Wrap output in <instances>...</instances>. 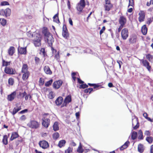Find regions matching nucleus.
I'll list each match as a JSON object with an SVG mask.
<instances>
[{
	"mask_svg": "<svg viewBox=\"0 0 153 153\" xmlns=\"http://www.w3.org/2000/svg\"><path fill=\"white\" fill-rule=\"evenodd\" d=\"M121 36L123 40H126L128 36V32L127 28L123 29L121 32Z\"/></svg>",
	"mask_w": 153,
	"mask_h": 153,
	"instance_id": "nucleus-8",
	"label": "nucleus"
},
{
	"mask_svg": "<svg viewBox=\"0 0 153 153\" xmlns=\"http://www.w3.org/2000/svg\"><path fill=\"white\" fill-rule=\"evenodd\" d=\"M42 32L44 35L45 39H46L47 41L49 46L51 47L52 46L53 43L54 42V39L52 35L47 29H44Z\"/></svg>",
	"mask_w": 153,
	"mask_h": 153,
	"instance_id": "nucleus-1",
	"label": "nucleus"
},
{
	"mask_svg": "<svg viewBox=\"0 0 153 153\" xmlns=\"http://www.w3.org/2000/svg\"><path fill=\"white\" fill-rule=\"evenodd\" d=\"M28 111L27 109H25L20 111L19 113L20 114H22L27 112Z\"/></svg>",
	"mask_w": 153,
	"mask_h": 153,
	"instance_id": "nucleus-62",
	"label": "nucleus"
},
{
	"mask_svg": "<svg viewBox=\"0 0 153 153\" xmlns=\"http://www.w3.org/2000/svg\"><path fill=\"white\" fill-rule=\"evenodd\" d=\"M85 6V0H80L79 2L77 4L76 9L80 12L82 11Z\"/></svg>",
	"mask_w": 153,
	"mask_h": 153,
	"instance_id": "nucleus-5",
	"label": "nucleus"
},
{
	"mask_svg": "<svg viewBox=\"0 0 153 153\" xmlns=\"http://www.w3.org/2000/svg\"><path fill=\"white\" fill-rule=\"evenodd\" d=\"M70 145L71 146H75L76 145V143L73 140H71Z\"/></svg>",
	"mask_w": 153,
	"mask_h": 153,
	"instance_id": "nucleus-56",
	"label": "nucleus"
},
{
	"mask_svg": "<svg viewBox=\"0 0 153 153\" xmlns=\"http://www.w3.org/2000/svg\"><path fill=\"white\" fill-rule=\"evenodd\" d=\"M88 87V85L86 84H83L81 85H80L79 88H82L83 89L87 88Z\"/></svg>",
	"mask_w": 153,
	"mask_h": 153,
	"instance_id": "nucleus-49",
	"label": "nucleus"
},
{
	"mask_svg": "<svg viewBox=\"0 0 153 153\" xmlns=\"http://www.w3.org/2000/svg\"><path fill=\"white\" fill-rule=\"evenodd\" d=\"M19 111L17 109V108L16 107H15L13 110V111L12 112V113L13 115H15Z\"/></svg>",
	"mask_w": 153,
	"mask_h": 153,
	"instance_id": "nucleus-50",
	"label": "nucleus"
},
{
	"mask_svg": "<svg viewBox=\"0 0 153 153\" xmlns=\"http://www.w3.org/2000/svg\"><path fill=\"white\" fill-rule=\"evenodd\" d=\"M134 0H129L128 6H131L133 7L134 5Z\"/></svg>",
	"mask_w": 153,
	"mask_h": 153,
	"instance_id": "nucleus-52",
	"label": "nucleus"
},
{
	"mask_svg": "<svg viewBox=\"0 0 153 153\" xmlns=\"http://www.w3.org/2000/svg\"><path fill=\"white\" fill-rule=\"evenodd\" d=\"M2 141L3 143L5 145H6L7 144V135H4L3 136Z\"/></svg>",
	"mask_w": 153,
	"mask_h": 153,
	"instance_id": "nucleus-33",
	"label": "nucleus"
},
{
	"mask_svg": "<svg viewBox=\"0 0 153 153\" xmlns=\"http://www.w3.org/2000/svg\"><path fill=\"white\" fill-rule=\"evenodd\" d=\"M53 18V19L54 22L57 23H59L60 22L58 18V13L55 14Z\"/></svg>",
	"mask_w": 153,
	"mask_h": 153,
	"instance_id": "nucleus-31",
	"label": "nucleus"
},
{
	"mask_svg": "<svg viewBox=\"0 0 153 153\" xmlns=\"http://www.w3.org/2000/svg\"><path fill=\"white\" fill-rule=\"evenodd\" d=\"M22 73H23L22 75V79L24 81L28 79L30 76V72L27 71Z\"/></svg>",
	"mask_w": 153,
	"mask_h": 153,
	"instance_id": "nucleus-18",
	"label": "nucleus"
},
{
	"mask_svg": "<svg viewBox=\"0 0 153 153\" xmlns=\"http://www.w3.org/2000/svg\"><path fill=\"white\" fill-rule=\"evenodd\" d=\"M43 116L42 124L44 127L47 128L48 127L50 123V120L48 118H47V116L48 117H49L50 115L48 113H45L43 114Z\"/></svg>",
	"mask_w": 153,
	"mask_h": 153,
	"instance_id": "nucleus-2",
	"label": "nucleus"
},
{
	"mask_svg": "<svg viewBox=\"0 0 153 153\" xmlns=\"http://www.w3.org/2000/svg\"><path fill=\"white\" fill-rule=\"evenodd\" d=\"M88 84L90 86H93L94 89L96 88H97L99 86L98 84H91L90 83H88Z\"/></svg>",
	"mask_w": 153,
	"mask_h": 153,
	"instance_id": "nucleus-47",
	"label": "nucleus"
},
{
	"mask_svg": "<svg viewBox=\"0 0 153 153\" xmlns=\"http://www.w3.org/2000/svg\"><path fill=\"white\" fill-rule=\"evenodd\" d=\"M35 38L33 39V42L36 47H39L41 45V36L39 34H34Z\"/></svg>",
	"mask_w": 153,
	"mask_h": 153,
	"instance_id": "nucleus-4",
	"label": "nucleus"
},
{
	"mask_svg": "<svg viewBox=\"0 0 153 153\" xmlns=\"http://www.w3.org/2000/svg\"><path fill=\"white\" fill-rule=\"evenodd\" d=\"M130 143V142L128 141H127L120 148V150H123L127 148L129 145Z\"/></svg>",
	"mask_w": 153,
	"mask_h": 153,
	"instance_id": "nucleus-22",
	"label": "nucleus"
},
{
	"mask_svg": "<svg viewBox=\"0 0 153 153\" xmlns=\"http://www.w3.org/2000/svg\"><path fill=\"white\" fill-rule=\"evenodd\" d=\"M89 90H91V91H93V89L92 88H90L85 89L84 91V92L85 93H88L89 92Z\"/></svg>",
	"mask_w": 153,
	"mask_h": 153,
	"instance_id": "nucleus-58",
	"label": "nucleus"
},
{
	"mask_svg": "<svg viewBox=\"0 0 153 153\" xmlns=\"http://www.w3.org/2000/svg\"><path fill=\"white\" fill-rule=\"evenodd\" d=\"M26 119V117L25 115H22L19 118L20 120L22 121H25Z\"/></svg>",
	"mask_w": 153,
	"mask_h": 153,
	"instance_id": "nucleus-54",
	"label": "nucleus"
},
{
	"mask_svg": "<svg viewBox=\"0 0 153 153\" xmlns=\"http://www.w3.org/2000/svg\"><path fill=\"white\" fill-rule=\"evenodd\" d=\"M146 140L149 143L151 144L153 142V138L150 136L146 138Z\"/></svg>",
	"mask_w": 153,
	"mask_h": 153,
	"instance_id": "nucleus-38",
	"label": "nucleus"
},
{
	"mask_svg": "<svg viewBox=\"0 0 153 153\" xmlns=\"http://www.w3.org/2000/svg\"><path fill=\"white\" fill-rule=\"evenodd\" d=\"M16 91H14L10 94L8 95L7 97V100L9 101H12L16 97Z\"/></svg>",
	"mask_w": 153,
	"mask_h": 153,
	"instance_id": "nucleus-15",
	"label": "nucleus"
},
{
	"mask_svg": "<svg viewBox=\"0 0 153 153\" xmlns=\"http://www.w3.org/2000/svg\"><path fill=\"white\" fill-rule=\"evenodd\" d=\"M144 134L146 135L149 136L151 135V133L149 131H146Z\"/></svg>",
	"mask_w": 153,
	"mask_h": 153,
	"instance_id": "nucleus-60",
	"label": "nucleus"
},
{
	"mask_svg": "<svg viewBox=\"0 0 153 153\" xmlns=\"http://www.w3.org/2000/svg\"><path fill=\"white\" fill-rule=\"evenodd\" d=\"M14 79L12 78H10L8 79V83L9 85H12L14 83Z\"/></svg>",
	"mask_w": 153,
	"mask_h": 153,
	"instance_id": "nucleus-42",
	"label": "nucleus"
},
{
	"mask_svg": "<svg viewBox=\"0 0 153 153\" xmlns=\"http://www.w3.org/2000/svg\"><path fill=\"white\" fill-rule=\"evenodd\" d=\"M138 139L141 140H143V132L141 130H140L138 131Z\"/></svg>",
	"mask_w": 153,
	"mask_h": 153,
	"instance_id": "nucleus-32",
	"label": "nucleus"
},
{
	"mask_svg": "<svg viewBox=\"0 0 153 153\" xmlns=\"http://www.w3.org/2000/svg\"><path fill=\"white\" fill-rule=\"evenodd\" d=\"M73 148L69 147L65 151V153H70L72 151Z\"/></svg>",
	"mask_w": 153,
	"mask_h": 153,
	"instance_id": "nucleus-48",
	"label": "nucleus"
},
{
	"mask_svg": "<svg viewBox=\"0 0 153 153\" xmlns=\"http://www.w3.org/2000/svg\"><path fill=\"white\" fill-rule=\"evenodd\" d=\"M19 135L16 132H13L12 133L11 136L10 138V140L12 141L17 137H18Z\"/></svg>",
	"mask_w": 153,
	"mask_h": 153,
	"instance_id": "nucleus-23",
	"label": "nucleus"
},
{
	"mask_svg": "<svg viewBox=\"0 0 153 153\" xmlns=\"http://www.w3.org/2000/svg\"><path fill=\"white\" fill-rule=\"evenodd\" d=\"M44 70L46 74L49 75H51L52 74V72L48 66H45Z\"/></svg>",
	"mask_w": 153,
	"mask_h": 153,
	"instance_id": "nucleus-17",
	"label": "nucleus"
},
{
	"mask_svg": "<svg viewBox=\"0 0 153 153\" xmlns=\"http://www.w3.org/2000/svg\"><path fill=\"white\" fill-rule=\"evenodd\" d=\"M53 81V80L52 79H51L50 80L47 81L45 84V86L47 87L49 86L52 83Z\"/></svg>",
	"mask_w": 153,
	"mask_h": 153,
	"instance_id": "nucleus-44",
	"label": "nucleus"
},
{
	"mask_svg": "<svg viewBox=\"0 0 153 153\" xmlns=\"http://www.w3.org/2000/svg\"><path fill=\"white\" fill-rule=\"evenodd\" d=\"M105 4H111L110 0H105Z\"/></svg>",
	"mask_w": 153,
	"mask_h": 153,
	"instance_id": "nucleus-63",
	"label": "nucleus"
},
{
	"mask_svg": "<svg viewBox=\"0 0 153 153\" xmlns=\"http://www.w3.org/2000/svg\"><path fill=\"white\" fill-rule=\"evenodd\" d=\"M11 14L10 9L7 8L5 10L1 9L0 10V15L4 16L6 17H9Z\"/></svg>",
	"mask_w": 153,
	"mask_h": 153,
	"instance_id": "nucleus-6",
	"label": "nucleus"
},
{
	"mask_svg": "<svg viewBox=\"0 0 153 153\" xmlns=\"http://www.w3.org/2000/svg\"><path fill=\"white\" fill-rule=\"evenodd\" d=\"M62 36L64 38L67 39L69 37V34L66 26L65 25H64L62 27Z\"/></svg>",
	"mask_w": 153,
	"mask_h": 153,
	"instance_id": "nucleus-7",
	"label": "nucleus"
},
{
	"mask_svg": "<svg viewBox=\"0 0 153 153\" xmlns=\"http://www.w3.org/2000/svg\"><path fill=\"white\" fill-rule=\"evenodd\" d=\"M28 127L32 129H37L39 126V123L34 120H31L27 123Z\"/></svg>",
	"mask_w": 153,
	"mask_h": 153,
	"instance_id": "nucleus-3",
	"label": "nucleus"
},
{
	"mask_svg": "<svg viewBox=\"0 0 153 153\" xmlns=\"http://www.w3.org/2000/svg\"><path fill=\"white\" fill-rule=\"evenodd\" d=\"M10 62L6 61L4 60L3 59L2 60V66L7 67L8 65H10Z\"/></svg>",
	"mask_w": 153,
	"mask_h": 153,
	"instance_id": "nucleus-37",
	"label": "nucleus"
},
{
	"mask_svg": "<svg viewBox=\"0 0 153 153\" xmlns=\"http://www.w3.org/2000/svg\"><path fill=\"white\" fill-rule=\"evenodd\" d=\"M0 23L3 26H4L6 24V20L4 19H0Z\"/></svg>",
	"mask_w": 153,
	"mask_h": 153,
	"instance_id": "nucleus-39",
	"label": "nucleus"
},
{
	"mask_svg": "<svg viewBox=\"0 0 153 153\" xmlns=\"http://www.w3.org/2000/svg\"><path fill=\"white\" fill-rule=\"evenodd\" d=\"M53 130L56 131L58 130L59 129V127L58 126V123L57 122H56L54 123L53 126Z\"/></svg>",
	"mask_w": 153,
	"mask_h": 153,
	"instance_id": "nucleus-35",
	"label": "nucleus"
},
{
	"mask_svg": "<svg viewBox=\"0 0 153 153\" xmlns=\"http://www.w3.org/2000/svg\"><path fill=\"white\" fill-rule=\"evenodd\" d=\"M143 146L141 144H139L138 146V150L140 153H142L144 151Z\"/></svg>",
	"mask_w": 153,
	"mask_h": 153,
	"instance_id": "nucleus-25",
	"label": "nucleus"
},
{
	"mask_svg": "<svg viewBox=\"0 0 153 153\" xmlns=\"http://www.w3.org/2000/svg\"><path fill=\"white\" fill-rule=\"evenodd\" d=\"M136 36H134L131 37L129 39V42L130 43H134L136 42Z\"/></svg>",
	"mask_w": 153,
	"mask_h": 153,
	"instance_id": "nucleus-36",
	"label": "nucleus"
},
{
	"mask_svg": "<svg viewBox=\"0 0 153 153\" xmlns=\"http://www.w3.org/2000/svg\"><path fill=\"white\" fill-rule=\"evenodd\" d=\"M147 57L149 61H151V59L152 58V56L150 54H148Z\"/></svg>",
	"mask_w": 153,
	"mask_h": 153,
	"instance_id": "nucleus-61",
	"label": "nucleus"
},
{
	"mask_svg": "<svg viewBox=\"0 0 153 153\" xmlns=\"http://www.w3.org/2000/svg\"><path fill=\"white\" fill-rule=\"evenodd\" d=\"M62 83L63 82L61 80L55 81L53 84V87L55 89H58L62 85Z\"/></svg>",
	"mask_w": 153,
	"mask_h": 153,
	"instance_id": "nucleus-11",
	"label": "nucleus"
},
{
	"mask_svg": "<svg viewBox=\"0 0 153 153\" xmlns=\"http://www.w3.org/2000/svg\"><path fill=\"white\" fill-rule=\"evenodd\" d=\"M71 96L69 95L66 97L64 101L66 103H68L71 101Z\"/></svg>",
	"mask_w": 153,
	"mask_h": 153,
	"instance_id": "nucleus-28",
	"label": "nucleus"
},
{
	"mask_svg": "<svg viewBox=\"0 0 153 153\" xmlns=\"http://www.w3.org/2000/svg\"><path fill=\"white\" fill-rule=\"evenodd\" d=\"M40 146L43 149H47L49 145L48 143L45 140L40 141L39 143Z\"/></svg>",
	"mask_w": 153,
	"mask_h": 153,
	"instance_id": "nucleus-10",
	"label": "nucleus"
},
{
	"mask_svg": "<svg viewBox=\"0 0 153 153\" xmlns=\"http://www.w3.org/2000/svg\"><path fill=\"white\" fill-rule=\"evenodd\" d=\"M9 4L7 1H3L1 3V6H4L6 5H8Z\"/></svg>",
	"mask_w": 153,
	"mask_h": 153,
	"instance_id": "nucleus-53",
	"label": "nucleus"
},
{
	"mask_svg": "<svg viewBox=\"0 0 153 153\" xmlns=\"http://www.w3.org/2000/svg\"><path fill=\"white\" fill-rule=\"evenodd\" d=\"M55 96V94L53 91H51L49 94V97L51 99L53 98Z\"/></svg>",
	"mask_w": 153,
	"mask_h": 153,
	"instance_id": "nucleus-46",
	"label": "nucleus"
},
{
	"mask_svg": "<svg viewBox=\"0 0 153 153\" xmlns=\"http://www.w3.org/2000/svg\"><path fill=\"white\" fill-rule=\"evenodd\" d=\"M9 55L12 56L15 53V48L11 46L10 47L8 51Z\"/></svg>",
	"mask_w": 153,
	"mask_h": 153,
	"instance_id": "nucleus-21",
	"label": "nucleus"
},
{
	"mask_svg": "<svg viewBox=\"0 0 153 153\" xmlns=\"http://www.w3.org/2000/svg\"><path fill=\"white\" fill-rule=\"evenodd\" d=\"M66 141L65 140H60L58 143V146L60 148H61L65 146L66 143Z\"/></svg>",
	"mask_w": 153,
	"mask_h": 153,
	"instance_id": "nucleus-26",
	"label": "nucleus"
},
{
	"mask_svg": "<svg viewBox=\"0 0 153 153\" xmlns=\"http://www.w3.org/2000/svg\"><path fill=\"white\" fill-rule=\"evenodd\" d=\"M152 21L150 18H149L147 19V21L146 22V24H148L149 25L152 22Z\"/></svg>",
	"mask_w": 153,
	"mask_h": 153,
	"instance_id": "nucleus-57",
	"label": "nucleus"
},
{
	"mask_svg": "<svg viewBox=\"0 0 153 153\" xmlns=\"http://www.w3.org/2000/svg\"><path fill=\"white\" fill-rule=\"evenodd\" d=\"M36 33H34V34H32L31 31H29L27 33V36L30 38H31L32 37H33V35H34V34L36 35Z\"/></svg>",
	"mask_w": 153,
	"mask_h": 153,
	"instance_id": "nucleus-45",
	"label": "nucleus"
},
{
	"mask_svg": "<svg viewBox=\"0 0 153 153\" xmlns=\"http://www.w3.org/2000/svg\"><path fill=\"white\" fill-rule=\"evenodd\" d=\"M59 135L58 132H56L54 133L53 135V138L54 140H56L59 138Z\"/></svg>",
	"mask_w": 153,
	"mask_h": 153,
	"instance_id": "nucleus-40",
	"label": "nucleus"
},
{
	"mask_svg": "<svg viewBox=\"0 0 153 153\" xmlns=\"http://www.w3.org/2000/svg\"><path fill=\"white\" fill-rule=\"evenodd\" d=\"M133 121H136L137 122V124L135 126H133V128L134 129H136L138 128V127L139 126V123L137 121V119H135L132 120V125L133 126H134Z\"/></svg>",
	"mask_w": 153,
	"mask_h": 153,
	"instance_id": "nucleus-34",
	"label": "nucleus"
},
{
	"mask_svg": "<svg viewBox=\"0 0 153 153\" xmlns=\"http://www.w3.org/2000/svg\"><path fill=\"white\" fill-rule=\"evenodd\" d=\"M105 26H103L102 29H101L100 31V35H101L103 33L104 31L105 30Z\"/></svg>",
	"mask_w": 153,
	"mask_h": 153,
	"instance_id": "nucleus-55",
	"label": "nucleus"
},
{
	"mask_svg": "<svg viewBox=\"0 0 153 153\" xmlns=\"http://www.w3.org/2000/svg\"><path fill=\"white\" fill-rule=\"evenodd\" d=\"M141 62L143 65L146 67L148 70L149 71H150L151 68V66L149 65V63L146 60L142 59L141 60Z\"/></svg>",
	"mask_w": 153,
	"mask_h": 153,
	"instance_id": "nucleus-13",
	"label": "nucleus"
},
{
	"mask_svg": "<svg viewBox=\"0 0 153 153\" xmlns=\"http://www.w3.org/2000/svg\"><path fill=\"white\" fill-rule=\"evenodd\" d=\"M28 66L27 64H23L21 72L25 73V72L29 71L28 70Z\"/></svg>",
	"mask_w": 153,
	"mask_h": 153,
	"instance_id": "nucleus-20",
	"label": "nucleus"
},
{
	"mask_svg": "<svg viewBox=\"0 0 153 153\" xmlns=\"http://www.w3.org/2000/svg\"><path fill=\"white\" fill-rule=\"evenodd\" d=\"M113 7L112 4H105L104 7L105 8V10L108 11L110 10L111 8Z\"/></svg>",
	"mask_w": 153,
	"mask_h": 153,
	"instance_id": "nucleus-27",
	"label": "nucleus"
},
{
	"mask_svg": "<svg viewBox=\"0 0 153 153\" xmlns=\"http://www.w3.org/2000/svg\"><path fill=\"white\" fill-rule=\"evenodd\" d=\"M18 52L20 54L25 55L27 53L26 47L25 48L20 47H19L18 48Z\"/></svg>",
	"mask_w": 153,
	"mask_h": 153,
	"instance_id": "nucleus-14",
	"label": "nucleus"
},
{
	"mask_svg": "<svg viewBox=\"0 0 153 153\" xmlns=\"http://www.w3.org/2000/svg\"><path fill=\"white\" fill-rule=\"evenodd\" d=\"M141 31L143 35H145L146 34L147 32V28L146 25H143L142 27Z\"/></svg>",
	"mask_w": 153,
	"mask_h": 153,
	"instance_id": "nucleus-24",
	"label": "nucleus"
},
{
	"mask_svg": "<svg viewBox=\"0 0 153 153\" xmlns=\"http://www.w3.org/2000/svg\"><path fill=\"white\" fill-rule=\"evenodd\" d=\"M4 72L7 74H14L16 72L15 69L10 67H6L4 68Z\"/></svg>",
	"mask_w": 153,
	"mask_h": 153,
	"instance_id": "nucleus-9",
	"label": "nucleus"
},
{
	"mask_svg": "<svg viewBox=\"0 0 153 153\" xmlns=\"http://www.w3.org/2000/svg\"><path fill=\"white\" fill-rule=\"evenodd\" d=\"M131 138L133 140L135 139L137 137V133L134 131H132L131 133Z\"/></svg>",
	"mask_w": 153,
	"mask_h": 153,
	"instance_id": "nucleus-30",
	"label": "nucleus"
},
{
	"mask_svg": "<svg viewBox=\"0 0 153 153\" xmlns=\"http://www.w3.org/2000/svg\"><path fill=\"white\" fill-rule=\"evenodd\" d=\"M77 152L79 153H82L84 152L81 143H79V145L77 149Z\"/></svg>",
	"mask_w": 153,
	"mask_h": 153,
	"instance_id": "nucleus-29",
	"label": "nucleus"
},
{
	"mask_svg": "<svg viewBox=\"0 0 153 153\" xmlns=\"http://www.w3.org/2000/svg\"><path fill=\"white\" fill-rule=\"evenodd\" d=\"M119 21L120 25L124 26L126 23V20L124 16H120Z\"/></svg>",
	"mask_w": 153,
	"mask_h": 153,
	"instance_id": "nucleus-16",
	"label": "nucleus"
},
{
	"mask_svg": "<svg viewBox=\"0 0 153 153\" xmlns=\"http://www.w3.org/2000/svg\"><path fill=\"white\" fill-rule=\"evenodd\" d=\"M143 116L148 121L150 122H152V119L149 117H148V114H147L146 113H144L143 114Z\"/></svg>",
	"mask_w": 153,
	"mask_h": 153,
	"instance_id": "nucleus-41",
	"label": "nucleus"
},
{
	"mask_svg": "<svg viewBox=\"0 0 153 153\" xmlns=\"http://www.w3.org/2000/svg\"><path fill=\"white\" fill-rule=\"evenodd\" d=\"M123 26H124L121 25H120V27H119L118 28V32H120L121 31V29L123 27Z\"/></svg>",
	"mask_w": 153,
	"mask_h": 153,
	"instance_id": "nucleus-64",
	"label": "nucleus"
},
{
	"mask_svg": "<svg viewBox=\"0 0 153 153\" xmlns=\"http://www.w3.org/2000/svg\"><path fill=\"white\" fill-rule=\"evenodd\" d=\"M63 98L61 97H59L55 101L56 104L57 105H61L63 101Z\"/></svg>",
	"mask_w": 153,
	"mask_h": 153,
	"instance_id": "nucleus-19",
	"label": "nucleus"
},
{
	"mask_svg": "<svg viewBox=\"0 0 153 153\" xmlns=\"http://www.w3.org/2000/svg\"><path fill=\"white\" fill-rule=\"evenodd\" d=\"M138 18L139 21L142 22L144 21L145 17V13L143 11L141 10L139 13Z\"/></svg>",
	"mask_w": 153,
	"mask_h": 153,
	"instance_id": "nucleus-12",
	"label": "nucleus"
},
{
	"mask_svg": "<svg viewBox=\"0 0 153 153\" xmlns=\"http://www.w3.org/2000/svg\"><path fill=\"white\" fill-rule=\"evenodd\" d=\"M59 51H58L57 52V54H56L55 56V58H56L57 60H58L59 59Z\"/></svg>",
	"mask_w": 153,
	"mask_h": 153,
	"instance_id": "nucleus-59",
	"label": "nucleus"
},
{
	"mask_svg": "<svg viewBox=\"0 0 153 153\" xmlns=\"http://www.w3.org/2000/svg\"><path fill=\"white\" fill-rule=\"evenodd\" d=\"M35 62L36 64V65H38L40 59L38 57H36L35 58Z\"/></svg>",
	"mask_w": 153,
	"mask_h": 153,
	"instance_id": "nucleus-51",
	"label": "nucleus"
},
{
	"mask_svg": "<svg viewBox=\"0 0 153 153\" xmlns=\"http://www.w3.org/2000/svg\"><path fill=\"white\" fill-rule=\"evenodd\" d=\"M22 139L21 137H18V140L16 141V146H18L19 144L22 142Z\"/></svg>",
	"mask_w": 153,
	"mask_h": 153,
	"instance_id": "nucleus-43",
	"label": "nucleus"
}]
</instances>
